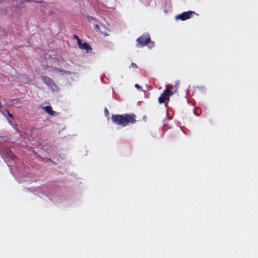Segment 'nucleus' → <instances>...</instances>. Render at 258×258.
Returning <instances> with one entry per match:
<instances>
[{"instance_id":"6e6552de","label":"nucleus","mask_w":258,"mask_h":258,"mask_svg":"<svg viewBox=\"0 0 258 258\" xmlns=\"http://www.w3.org/2000/svg\"><path fill=\"white\" fill-rule=\"evenodd\" d=\"M53 71H55V72H57L63 73V74H67V75H70L71 74V72L70 71H64V70H60V69H59L57 68H54L53 69Z\"/></svg>"},{"instance_id":"39448f33","label":"nucleus","mask_w":258,"mask_h":258,"mask_svg":"<svg viewBox=\"0 0 258 258\" xmlns=\"http://www.w3.org/2000/svg\"><path fill=\"white\" fill-rule=\"evenodd\" d=\"M41 79L43 82L49 87L53 90V87L56 88V85L53 82V80L49 77L44 76L41 77Z\"/></svg>"},{"instance_id":"1a4fd4ad","label":"nucleus","mask_w":258,"mask_h":258,"mask_svg":"<svg viewBox=\"0 0 258 258\" xmlns=\"http://www.w3.org/2000/svg\"><path fill=\"white\" fill-rule=\"evenodd\" d=\"M167 88H168L169 90L172 91L171 90L173 89V86L171 85L168 84L166 86L165 89H167Z\"/></svg>"},{"instance_id":"7ed1b4c3","label":"nucleus","mask_w":258,"mask_h":258,"mask_svg":"<svg viewBox=\"0 0 258 258\" xmlns=\"http://www.w3.org/2000/svg\"><path fill=\"white\" fill-rule=\"evenodd\" d=\"M151 41L149 34H144L137 39V46L140 47L145 46Z\"/></svg>"},{"instance_id":"dca6fc26","label":"nucleus","mask_w":258,"mask_h":258,"mask_svg":"<svg viewBox=\"0 0 258 258\" xmlns=\"http://www.w3.org/2000/svg\"><path fill=\"white\" fill-rule=\"evenodd\" d=\"M194 112H195V114L196 115H197V116L199 115V113H197L196 112V109H195V110H194Z\"/></svg>"},{"instance_id":"9d476101","label":"nucleus","mask_w":258,"mask_h":258,"mask_svg":"<svg viewBox=\"0 0 258 258\" xmlns=\"http://www.w3.org/2000/svg\"><path fill=\"white\" fill-rule=\"evenodd\" d=\"M77 43H78V45L79 46V47L80 48L81 46V45H82V41L80 39H79V40H77Z\"/></svg>"},{"instance_id":"9b49d317","label":"nucleus","mask_w":258,"mask_h":258,"mask_svg":"<svg viewBox=\"0 0 258 258\" xmlns=\"http://www.w3.org/2000/svg\"><path fill=\"white\" fill-rule=\"evenodd\" d=\"M104 112H105V114L106 116H108L109 115V111H108V109L106 108H105Z\"/></svg>"},{"instance_id":"0eeeda50","label":"nucleus","mask_w":258,"mask_h":258,"mask_svg":"<svg viewBox=\"0 0 258 258\" xmlns=\"http://www.w3.org/2000/svg\"><path fill=\"white\" fill-rule=\"evenodd\" d=\"M43 109L45 110L48 114L53 116L56 114V112L52 110L50 106H46L42 107Z\"/></svg>"},{"instance_id":"4468645a","label":"nucleus","mask_w":258,"mask_h":258,"mask_svg":"<svg viewBox=\"0 0 258 258\" xmlns=\"http://www.w3.org/2000/svg\"><path fill=\"white\" fill-rule=\"evenodd\" d=\"M74 38L75 39H76L77 41L80 39L79 37L77 35H74Z\"/></svg>"},{"instance_id":"423d86ee","label":"nucleus","mask_w":258,"mask_h":258,"mask_svg":"<svg viewBox=\"0 0 258 258\" xmlns=\"http://www.w3.org/2000/svg\"><path fill=\"white\" fill-rule=\"evenodd\" d=\"M81 49L86 50L87 52H89L92 51V48L91 45L87 42H84L81 45L80 47Z\"/></svg>"},{"instance_id":"f257e3e1","label":"nucleus","mask_w":258,"mask_h":258,"mask_svg":"<svg viewBox=\"0 0 258 258\" xmlns=\"http://www.w3.org/2000/svg\"><path fill=\"white\" fill-rule=\"evenodd\" d=\"M137 116L134 113H124L122 114H112L111 120L114 124L124 127L130 124L136 122Z\"/></svg>"},{"instance_id":"ddd939ff","label":"nucleus","mask_w":258,"mask_h":258,"mask_svg":"<svg viewBox=\"0 0 258 258\" xmlns=\"http://www.w3.org/2000/svg\"><path fill=\"white\" fill-rule=\"evenodd\" d=\"M135 87L138 89H140L141 88V86L137 84H135Z\"/></svg>"},{"instance_id":"f3484780","label":"nucleus","mask_w":258,"mask_h":258,"mask_svg":"<svg viewBox=\"0 0 258 258\" xmlns=\"http://www.w3.org/2000/svg\"><path fill=\"white\" fill-rule=\"evenodd\" d=\"M165 106H166V108H167V106H168V105H167V103H165Z\"/></svg>"},{"instance_id":"20e7f679","label":"nucleus","mask_w":258,"mask_h":258,"mask_svg":"<svg viewBox=\"0 0 258 258\" xmlns=\"http://www.w3.org/2000/svg\"><path fill=\"white\" fill-rule=\"evenodd\" d=\"M195 14L194 11H187L183 12L176 16L177 20L180 19L181 21H185L191 18L192 14Z\"/></svg>"},{"instance_id":"2eb2a0df","label":"nucleus","mask_w":258,"mask_h":258,"mask_svg":"<svg viewBox=\"0 0 258 258\" xmlns=\"http://www.w3.org/2000/svg\"><path fill=\"white\" fill-rule=\"evenodd\" d=\"M132 66L133 68H137V64H136L135 63H134V62H133V63H132Z\"/></svg>"},{"instance_id":"f8f14e48","label":"nucleus","mask_w":258,"mask_h":258,"mask_svg":"<svg viewBox=\"0 0 258 258\" xmlns=\"http://www.w3.org/2000/svg\"><path fill=\"white\" fill-rule=\"evenodd\" d=\"M6 111H7V113H8V114L9 116H10V117H11L12 118H13L12 114H11V113L9 112V111H8V110H6Z\"/></svg>"},{"instance_id":"f03ea898","label":"nucleus","mask_w":258,"mask_h":258,"mask_svg":"<svg viewBox=\"0 0 258 258\" xmlns=\"http://www.w3.org/2000/svg\"><path fill=\"white\" fill-rule=\"evenodd\" d=\"M174 94L173 91L169 90L168 88L165 89L163 93L160 95L158 98V102L160 104L163 103L166 101H169L170 97Z\"/></svg>"}]
</instances>
